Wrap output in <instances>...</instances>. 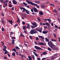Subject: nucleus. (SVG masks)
I'll use <instances>...</instances> for the list:
<instances>
[{
	"label": "nucleus",
	"mask_w": 60,
	"mask_h": 60,
	"mask_svg": "<svg viewBox=\"0 0 60 60\" xmlns=\"http://www.w3.org/2000/svg\"><path fill=\"white\" fill-rule=\"evenodd\" d=\"M26 2L28 4H31V5L32 4V3H33V2H30L28 1V0H26Z\"/></svg>",
	"instance_id": "0eeeda50"
},
{
	"label": "nucleus",
	"mask_w": 60,
	"mask_h": 60,
	"mask_svg": "<svg viewBox=\"0 0 60 60\" xmlns=\"http://www.w3.org/2000/svg\"><path fill=\"white\" fill-rule=\"evenodd\" d=\"M42 33L44 34H46L48 33V31H43L42 32Z\"/></svg>",
	"instance_id": "ddd939ff"
},
{
	"label": "nucleus",
	"mask_w": 60,
	"mask_h": 60,
	"mask_svg": "<svg viewBox=\"0 0 60 60\" xmlns=\"http://www.w3.org/2000/svg\"><path fill=\"white\" fill-rule=\"evenodd\" d=\"M12 50V51H14L15 52H16V50L15 48L13 49Z\"/></svg>",
	"instance_id": "f704fd0d"
},
{
	"label": "nucleus",
	"mask_w": 60,
	"mask_h": 60,
	"mask_svg": "<svg viewBox=\"0 0 60 60\" xmlns=\"http://www.w3.org/2000/svg\"><path fill=\"white\" fill-rule=\"evenodd\" d=\"M30 34H34V30L32 29L30 31Z\"/></svg>",
	"instance_id": "20e7f679"
},
{
	"label": "nucleus",
	"mask_w": 60,
	"mask_h": 60,
	"mask_svg": "<svg viewBox=\"0 0 60 60\" xmlns=\"http://www.w3.org/2000/svg\"><path fill=\"white\" fill-rule=\"evenodd\" d=\"M12 56H14L15 57V55H16V54H15V52H13L12 54Z\"/></svg>",
	"instance_id": "b1692460"
},
{
	"label": "nucleus",
	"mask_w": 60,
	"mask_h": 60,
	"mask_svg": "<svg viewBox=\"0 0 60 60\" xmlns=\"http://www.w3.org/2000/svg\"><path fill=\"white\" fill-rule=\"evenodd\" d=\"M45 40L46 42H49V39L47 38H45Z\"/></svg>",
	"instance_id": "4be33fe9"
},
{
	"label": "nucleus",
	"mask_w": 60,
	"mask_h": 60,
	"mask_svg": "<svg viewBox=\"0 0 60 60\" xmlns=\"http://www.w3.org/2000/svg\"><path fill=\"white\" fill-rule=\"evenodd\" d=\"M33 53L37 57H38V55L36 53V52H33Z\"/></svg>",
	"instance_id": "6ab92c4d"
},
{
	"label": "nucleus",
	"mask_w": 60,
	"mask_h": 60,
	"mask_svg": "<svg viewBox=\"0 0 60 60\" xmlns=\"http://www.w3.org/2000/svg\"><path fill=\"white\" fill-rule=\"evenodd\" d=\"M22 9L23 10H24V11H26V9H25V8H22Z\"/></svg>",
	"instance_id": "6e6d98bb"
},
{
	"label": "nucleus",
	"mask_w": 60,
	"mask_h": 60,
	"mask_svg": "<svg viewBox=\"0 0 60 60\" xmlns=\"http://www.w3.org/2000/svg\"><path fill=\"white\" fill-rule=\"evenodd\" d=\"M21 57L22 58H23L24 57V56H23V55H21Z\"/></svg>",
	"instance_id": "13d9d810"
},
{
	"label": "nucleus",
	"mask_w": 60,
	"mask_h": 60,
	"mask_svg": "<svg viewBox=\"0 0 60 60\" xmlns=\"http://www.w3.org/2000/svg\"><path fill=\"white\" fill-rule=\"evenodd\" d=\"M0 1L1 3H2L3 2H4V1L3 0H0Z\"/></svg>",
	"instance_id": "774afa93"
},
{
	"label": "nucleus",
	"mask_w": 60,
	"mask_h": 60,
	"mask_svg": "<svg viewBox=\"0 0 60 60\" xmlns=\"http://www.w3.org/2000/svg\"><path fill=\"white\" fill-rule=\"evenodd\" d=\"M7 53V51H6L5 52V53H4V55H6Z\"/></svg>",
	"instance_id": "a18cd8bd"
},
{
	"label": "nucleus",
	"mask_w": 60,
	"mask_h": 60,
	"mask_svg": "<svg viewBox=\"0 0 60 60\" xmlns=\"http://www.w3.org/2000/svg\"><path fill=\"white\" fill-rule=\"evenodd\" d=\"M34 2L35 3H36V4H40V1H37L36 0H35L34 1Z\"/></svg>",
	"instance_id": "2eb2a0df"
},
{
	"label": "nucleus",
	"mask_w": 60,
	"mask_h": 60,
	"mask_svg": "<svg viewBox=\"0 0 60 60\" xmlns=\"http://www.w3.org/2000/svg\"><path fill=\"white\" fill-rule=\"evenodd\" d=\"M48 49L49 51H52V50L49 47L48 48Z\"/></svg>",
	"instance_id": "7c9ffc66"
},
{
	"label": "nucleus",
	"mask_w": 60,
	"mask_h": 60,
	"mask_svg": "<svg viewBox=\"0 0 60 60\" xmlns=\"http://www.w3.org/2000/svg\"><path fill=\"white\" fill-rule=\"evenodd\" d=\"M38 21H39V22H40V21H41V19H40V18L38 17Z\"/></svg>",
	"instance_id": "58836bf2"
},
{
	"label": "nucleus",
	"mask_w": 60,
	"mask_h": 60,
	"mask_svg": "<svg viewBox=\"0 0 60 60\" xmlns=\"http://www.w3.org/2000/svg\"><path fill=\"white\" fill-rule=\"evenodd\" d=\"M23 26V30H25L27 28L26 26Z\"/></svg>",
	"instance_id": "f3484780"
},
{
	"label": "nucleus",
	"mask_w": 60,
	"mask_h": 60,
	"mask_svg": "<svg viewBox=\"0 0 60 60\" xmlns=\"http://www.w3.org/2000/svg\"><path fill=\"white\" fill-rule=\"evenodd\" d=\"M14 41L15 40L14 39L12 40V43L13 45H14Z\"/></svg>",
	"instance_id": "5701e85b"
},
{
	"label": "nucleus",
	"mask_w": 60,
	"mask_h": 60,
	"mask_svg": "<svg viewBox=\"0 0 60 60\" xmlns=\"http://www.w3.org/2000/svg\"><path fill=\"white\" fill-rule=\"evenodd\" d=\"M4 48H5V49H7V47H6V46H5V45H4Z\"/></svg>",
	"instance_id": "bf43d9fd"
},
{
	"label": "nucleus",
	"mask_w": 60,
	"mask_h": 60,
	"mask_svg": "<svg viewBox=\"0 0 60 60\" xmlns=\"http://www.w3.org/2000/svg\"><path fill=\"white\" fill-rule=\"evenodd\" d=\"M31 5H32L35 6H37V5H38L37 4H35V3H33V2H32V3Z\"/></svg>",
	"instance_id": "4468645a"
},
{
	"label": "nucleus",
	"mask_w": 60,
	"mask_h": 60,
	"mask_svg": "<svg viewBox=\"0 0 60 60\" xmlns=\"http://www.w3.org/2000/svg\"><path fill=\"white\" fill-rule=\"evenodd\" d=\"M7 55H8V57H10V55L9 54V53H7Z\"/></svg>",
	"instance_id": "69168bd1"
},
{
	"label": "nucleus",
	"mask_w": 60,
	"mask_h": 60,
	"mask_svg": "<svg viewBox=\"0 0 60 60\" xmlns=\"http://www.w3.org/2000/svg\"><path fill=\"white\" fill-rule=\"evenodd\" d=\"M18 24H16L15 25L14 27H16V26H18Z\"/></svg>",
	"instance_id": "0e129e2a"
},
{
	"label": "nucleus",
	"mask_w": 60,
	"mask_h": 60,
	"mask_svg": "<svg viewBox=\"0 0 60 60\" xmlns=\"http://www.w3.org/2000/svg\"><path fill=\"white\" fill-rule=\"evenodd\" d=\"M11 39H15L16 38L15 37H11Z\"/></svg>",
	"instance_id": "c03bdc74"
},
{
	"label": "nucleus",
	"mask_w": 60,
	"mask_h": 60,
	"mask_svg": "<svg viewBox=\"0 0 60 60\" xmlns=\"http://www.w3.org/2000/svg\"><path fill=\"white\" fill-rule=\"evenodd\" d=\"M49 20H50V21H49V24H51V19H49Z\"/></svg>",
	"instance_id": "37998d69"
},
{
	"label": "nucleus",
	"mask_w": 60,
	"mask_h": 60,
	"mask_svg": "<svg viewBox=\"0 0 60 60\" xmlns=\"http://www.w3.org/2000/svg\"><path fill=\"white\" fill-rule=\"evenodd\" d=\"M9 22L10 23V24L11 25H12L13 24V21L12 20H9Z\"/></svg>",
	"instance_id": "9b49d317"
},
{
	"label": "nucleus",
	"mask_w": 60,
	"mask_h": 60,
	"mask_svg": "<svg viewBox=\"0 0 60 60\" xmlns=\"http://www.w3.org/2000/svg\"><path fill=\"white\" fill-rule=\"evenodd\" d=\"M8 6V4L6 3H5L3 5V6L4 8H5L6 6Z\"/></svg>",
	"instance_id": "423d86ee"
},
{
	"label": "nucleus",
	"mask_w": 60,
	"mask_h": 60,
	"mask_svg": "<svg viewBox=\"0 0 60 60\" xmlns=\"http://www.w3.org/2000/svg\"><path fill=\"white\" fill-rule=\"evenodd\" d=\"M20 36L21 37H25V36L21 32L20 34Z\"/></svg>",
	"instance_id": "a211bd4d"
},
{
	"label": "nucleus",
	"mask_w": 60,
	"mask_h": 60,
	"mask_svg": "<svg viewBox=\"0 0 60 60\" xmlns=\"http://www.w3.org/2000/svg\"><path fill=\"white\" fill-rule=\"evenodd\" d=\"M17 21L18 23H19L20 22V20H19V18L18 19V20Z\"/></svg>",
	"instance_id": "c9c22d12"
},
{
	"label": "nucleus",
	"mask_w": 60,
	"mask_h": 60,
	"mask_svg": "<svg viewBox=\"0 0 60 60\" xmlns=\"http://www.w3.org/2000/svg\"><path fill=\"white\" fill-rule=\"evenodd\" d=\"M27 25L28 26H30V24H29V23H27Z\"/></svg>",
	"instance_id": "603ef678"
},
{
	"label": "nucleus",
	"mask_w": 60,
	"mask_h": 60,
	"mask_svg": "<svg viewBox=\"0 0 60 60\" xmlns=\"http://www.w3.org/2000/svg\"><path fill=\"white\" fill-rule=\"evenodd\" d=\"M48 44L49 46L52 49H54V48L56 47V45L53 44L52 42L50 41L48 42Z\"/></svg>",
	"instance_id": "f257e3e1"
},
{
	"label": "nucleus",
	"mask_w": 60,
	"mask_h": 60,
	"mask_svg": "<svg viewBox=\"0 0 60 60\" xmlns=\"http://www.w3.org/2000/svg\"><path fill=\"white\" fill-rule=\"evenodd\" d=\"M29 37L31 40H33V38L32 37V36H30Z\"/></svg>",
	"instance_id": "c756f323"
},
{
	"label": "nucleus",
	"mask_w": 60,
	"mask_h": 60,
	"mask_svg": "<svg viewBox=\"0 0 60 60\" xmlns=\"http://www.w3.org/2000/svg\"><path fill=\"white\" fill-rule=\"evenodd\" d=\"M26 27L28 29H30L31 28L30 26H27Z\"/></svg>",
	"instance_id": "de8ad7c7"
},
{
	"label": "nucleus",
	"mask_w": 60,
	"mask_h": 60,
	"mask_svg": "<svg viewBox=\"0 0 60 60\" xmlns=\"http://www.w3.org/2000/svg\"><path fill=\"white\" fill-rule=\"evenodd\" d=\"M38 45H44V44H43L42 42H39L38 43Z\"/></svg>",
	"instance_id": "9d476101"
},
{
	"label": "nucleus",
	"mask_w": 60,
	"mask_h": 60,
	"mask_svg": "<svg viewBox=\"0 0 60 60\" xmlns=\"http://www.w3.org/2000/svg\"><path fill=\"white\" fill-rule=\"evenodd\" d=\"M50 5H51V6H54V4H50Z\"/></svg>",
	"instance_id": "49530a36"
},
{
	"label": "nucleus",
	"mask_w": 60,
	"mask_h": 60,
	"mask_svg": "<svg viewBox=\"0 0 60 60\" xmlns=\"http://www.w3.org/2000/svg\"><path fill=\"white\" fill-rule=\"evenodd\" d=\"M55 27H56V28L57 29H59V27L57 25H55Z\"/></svg>",
	"instance_id": "473e14b6"
},
{
	"label": "nucleus",
	"mask_w": 60,
	"mask_h": 60,
	"mask_svg": "<svg viewBox=\"0 0 60 60\" xmlns=\"http://www.w3.org/2000/svg\"><path fill=\"white\" fill-rule=\"evenodd\" d=\"M41 7L42 8H45V6L44 5H42L41 6Z\"/></svg>",
	"instance_id": "393cba45"
},
{
	"label": "nucleus",
	"mask_w": 60,
	"mask_h": 60,
	"mask_svg": "<svg viewBox=\"0 0 60 60\" xmlns=\"http://www.w3.org/2000/svg\"><path fill=\"white\" fill-rule=\"evenodd\" d=\"M39 13L40 15H43V14H44L43 12L41 11L39 12Z\"/></svg>",
	"instance_id": "f8f14e48"
},
{
	"label": "nucleus",
	"mask_w": 60,
	"mask_h": 60,
	"mask_svg": "<svg viewBox=\"0 0 60 60\" xmlns=\"http://www.w3.org/2000/svg\"><path fill=\"white\" fill-rule=\"evenodd\" d=\"M0 14L1 15H2V16H4V14L3 13H1Z\"/></svg>",
	"instance_id": "680f3d73"
},
{
	"label": "nucleus",
	"mask_w": 60,
	"mask_h": 60,
	"mask_svg": "<svg viewBox=\"0 0 60 60\" xmlns=\"http://www.w3.org/2000/svg\"><path fill=\"white\" fill-rule=\"evenodd\" d=\"M49 18L48 19H44V21H47V20H48V21H50V20H49Z\"/></svg>",
	"instance_id": "a878e982"
},
{
	"label": "nucleus",
	"mask_w": 60,
	"mask_h": 60,
	"mask_svg": "<svg viewBox=\"0 0 60 60\" xmlns=\"http://www.w3.org/2000/svg\"><path fill=\"white\" fill-rule=\"evenodd\" d=\"M38 37H39V38H42V36L39 35H38Z\"/></svg>",
	"instance_id": "e2e57ef3"
},
{
	"label": "nucleus",
	"mask_w": 60,
	"mask_h": 60,
	"mask_svg": "<svg viewBox=\"0 0 60 60\" xmlns=\"http://www.w3.org/2000/svg\"><path fill=\"white\" fill-rule=\"evenodd\" d=\"M34 34H36V33H38V32H37L36 30L35 29L34 30Z\"/></svg>",
	"instance_id": "aec40b11"
},
{
	"label": "nucleus",
	"mask_w": 60,
	"mask_h": 60,
	"mask_svg": "<svg viewBox=\"0 0 60 60\" xmlns=\"http://www.w3.org/2000/svg\"><path fill=\"white\" fill-rule=\"evenodd\" d=\"M35 29L36 30H37V31H38V30H39V28H37L36 29Z\"/></svg>",
	"instance_id": "8fccbe9b"
},
{
	"label": "nucleus",
	"mask_w": 60,
	"mask_h": 60,
	"mask_svg": "<svg viewBox=\"0 0 60 60\" xmlns=\"http://www.w3.org/2000/svg\"><path fill=\"white\" fill-rule=\"evenodd\" d=\"M45 25H46L48 26H50V24H49V23L48 22H46L45 23Z\"/></svg>",
	"instance_id": "412c9836"
},
{
	"label": "nucleus",
	"mask_w": 60,
	"mask_h": 60,
	"mask_svg": "<svg viewBox=\"0 0 60 60\" xmlns=\"http://www.w3.org/2000/svg\"><path fill=\"white\" fill-rule=\"evenodd\" d=\"M31 56L33 59H34V60H35V59L34 58V55H31Z\"/></svg>",
	"instance_id": "cd10ccee"
},
{
	"label": "nucleus",
	"mask_w": 60,
	"mask_h": 60,
	"mask_svg": "<svg viewBox=\"0 0 60 60\" xmlns=\"http://www.w3.org/2000/svg\"><path fill=\"white\" fill-rule=\"evenodd\" d=\"M1 22H2V23H3V24H4L5 22H4V21L2 20L1 21Z\"/></svg>",
	"instance_id": "3c124183"
},
{
	"label": "nucleus",
	"mask_w": 60,
	"mask_h": 60,
	"mask_svg": "<svg viewBox=\"0 0 60 60\" xmlns=\"http://www.w3.org/2000/svg\"><path fill=\"white\" fill-rule=\"evenodd\" d=\"M32 9L34 10V12H38V10H37V9L35 8H33Z\"/></svg>",
	"instance_id": "39448f33"
},
{
	"label": "nucleus",
	"mask_w": 60,
	"mask_h": 60,
	"mask_svg": "<svg viewBox=\"0 0 60 60\" xmlns=\"http://www.w3.org/2000/svg\"><path fill=\"white\" fill-rule=\"evenodd\" d=\"M12 2L14 4H17V2H16V0H12Z\"/></svg>",
	"instance_id": "6e6552de"
},
{
	"label": "nucleus",
	"mask_w": 60,
	"mask_h": 60,
	"mask_svg": "<svg viewBox=\"0 0 60 60\" xmlns=\"http://www.w3.org/2000/svg\"><path fill=\"white\" fill-rule=\"evenodd\" d=\"M53 11L55 12V13H57V10H53Z\"/></svg>",
	"instance_id": "2f4dec72"
},
{
	"label": "nucleus",
	"mask_w": 60,
	"mask_h": 60,
	"mask_svg": "<svg viewBox=\"0 0 60 60\" xmlns=\"http://www.w3.org/2000/svg\"><path fill=\"white\" fill-rule=\"evenodd\" d=\"M28 58H27V59L28 60H32V58L30 56H28Z\"/></svg>",
	"instance_id": "1a4fd4ad"
},
{
	"label": "nucleus",
	"mask_w": 60,
	"mask_h": 60,
	"mask_svg": "<svg viewBox=\"0 0 60 60\" xmlns=\"http://www.w3.org/2000/svg\"><path fill=\"white\" fill-rule=\"evenodd\" d=\"M55 58V57H52L51 58V60H53Z\"/></svg>",
	"instance_id": "72a5a7b5"
},
{
	"label": "nucleus",
	"mask_w": 60,
	"mask_h": 60,
	"mask_svg": "<svg viewBox=\"0 0 60 60\" xmlns=\"http://www.w3.org/2000/svg\"><path fill=\"white\" fill-rule=\"evenodd\" d=\"M2 31H5V30H4V28L3 27H2Z\"/></svg>",
	"instance_id": "4c0bfd02"
},
{
	"label": "nucleus",
	"mask_w": 60,
	"mask_h": 60,
	"mask_svg": "<svg viewBox=\"0 0 60 60\" xmlns=\"http://www.w3.org/2000/svg\"><path fill=\"white\" fill-rule=\"evenodd\" d=\"M53 50H58V49L57 48H53L52 49Z\"/></svg>",
	"instance_id": "79ce46f5"
},
{
	"label": "nucleus",
	"mask_w": 60,
	"mask_h": 60,
	"mask_svg": "<svg viewBox=\"0 0 60 60\" xmlns=\"http://www.w3.org/2000/svg\"><path fill=\"white\" fill-rule=\"evenodd\" d=\"M36 40L37 41H38L39 39V38L38 37H37L35 38Z\"/></svg>",
	"instance_id": "e433bc0d"
},
{
	"label": "nucleus",
	"mask_w": 60,
	"mask_h": 60,
	"mask_svg": "<svg viewBox=\"0 0 60 60\" xmlns=\"http://www.w3.org/2000/svg\"><path fill=\"white\" fill-rule=\"evenodd\" d=\"M34 42L35 43V44H37V45H38V43H37L36 42Z\"/></svg>",
	"instance_id": "338daca9"
},
{
	"label": "nucleus",
	"mask_w": 60,
	"mask_h": 60,
	"mask_svg": "<svg viewBox=\"0 0 60 60\" xmlns=\"http://www.w3.org/2000/svg\"><path fill=\"white\" fill-rule=\"evenodd\" d=\"M34 48H35V49H39V50H43V49L36 46H35Z\"/></svg>",
	"instance_id": "7ed1b4c3"
},
{
	"label": "nucleus",
	"mask_w": 60,
	"mask_h": 60,
	"mask_svg": "<svg viewBox=\"0 0 60 60\" xmlns=\"http://www.w3.org/2000/svg\"><path fill=\"white\" fill-rule=\"evenodd\" d=\"M53 35H54V37H55V38L56 37V34H53Z\"/></svg>",
	"instance_id": "864d4df0"
},
{
	"label": "nucleus",
	"mask_w": 60,
	"mask_h": 60,
	"mask_svg": "<svg viewBox=\"0 0 60 60\" xmlns=\"http://www.w3.org/2000/svg\"><path fill=\"white\" fill-rule=\"evenodd\" d=\"M25 11H26V13H27V14H30V13H29L30 11H29L26 10Z\"/></svg>",
	"instance_id": "dca6fc26"
},
{
	"label": "nucleus",
	"mask_w": 60,
	"mask_h": 60,
	"mask_svg": "<svg viewBox=\"0 0 60 60\" xmlns=\"http://www.w3.org/2000/svg\"><path fill=\"white\" fill-rule=\"evenodd\" d=\"M31 24L32 25H33V26H33V25H31V26H31L32 28H34L35 27H36L37 26V25H36V23L35 22H34V23H31Z\"/></svg>",
	"instance_id": "f03ea898"
},
{
	"label": "nucleus",
	"mask_w": 60,
	"mask_h": 60,
	"mask_svg": "<svg viewBox=\"0 0 60 60\" xmlns=\"http://www.w3.org/2000/svg\"><path fill=\"white\" fill-rule=\"evenodd\" d=\"M43 54L44 55H46V54H47V52H44L43 53Z\"/></svg>",
	"instance_id": "c85d7f7f"
},
{
	"label": "nucleus",
	"mask_w": 60,
	"mask_h": 60,
	"mask_svg": "<svg viewBox=\"0 0 60 60\" xmlns=\"http://www.w3.org/2000/svg\"><path fill=\"white\" fill-rule=\"evenodd\" d=\"M22 24L23 25H25V24H26V23H25V22H22Z\"/></svg>",
	"instance_id": "4d7b16f0"
},
{
	"label": "nucleus",
	"mask_w": 60,
	"mask_h": 60,
	"mask_svg": "<svg viewBox=\"0 0 60 60\" xmlns=\"http://www.w3.org/2000/svg\"><path fill=\"white\" fill-rule=\"evenodd\" d=\"M51 41H56V40H55V39H52L51 40Z\"/></svg>",
	"instance_id": "bb28decb"
},
{
	"label": "nucleus",
	"mask_w": 60,
	"mask_h": 60,
	"mask_svg": "<svg viewBox=\"0 0 60 60\" xmlns=\"http://www.w3.org/2000/svg\"><path fill=\"white\" fill-rule=\"evenodd\" d=\"M3 50L5 52V51H7V50L5 48H4L3 49Z\"/></svg>",
	"instance_id": "ea45409f"
},
{
	"label": "nucleus",
	"mask_w": 60,
	"mask_h": 60,
	"mask_svg": "<svg viewBox=\"0 0 60 60\" xmlns=\"http://www.w3.org/2000/svg\"><path fill=\"white\" fill-rule=\"evenodd\" d=\"M9 7H11V8L12 7V5H11V4H9Z\"/></svg>",
	"instance_id": "5fc2aeb1"
},
{
	"label": "nucleus",
	"mask_w": 60,
	"mask_h": 60,
	"mask_svg": "<svg viewBox=\"0 0 60 60\" xmlns=\"http://www.w3.org/2000/svg\"><path fill=\"white\" fill-rule=\"evenodd\" d=\"M9 1L8 0H6L5 3H8V2H9Z\"/></svg>",
	"instance_id": "a19ab883"
},
{
	"label": "nucleus",
	"mask_w": 60,
	"mask_h": 60,
	"mask_svg": "<svg viewBox=\"0 0 60 60\" xmlns=\"http://www.w3.org/2000/svg\"><path fill=\"white\" fill-rule=\"evenodd\" d=\"M4 58L5 59H6V60L7 59V58H6L5 56H4Z\"/></svg>",
	"instance_id": "052dcab7"
},
{
	"label": "nucleus",
	"mask_w": 60,
	"mask_h": 60,
	"mask_svg": "<svg viewBox=\"0 0 60 60\" xmlns=\"http://www.w3.org/2000/svg\"><path fill=\"white\" fill-rule=\"evenodd\" d=\"M23 4L24 5H27L28 4L27 3H23Z\"/></svg>",
	"instance_id": "09e8293b"
}]
</instances>
